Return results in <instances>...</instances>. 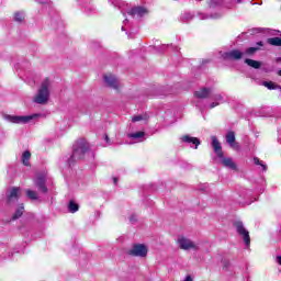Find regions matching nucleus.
Returning a JSON list of instances; mask_svg holds the SVG:
<instances>
[{
  "label": "nucleus",
  "mask_w": 281,
  "mask_h": 281,
  "mask_svg": "<svg viewBox=\"0 0 281 281\" xmlns=\"http://www.w3.org/2000/svg\"><path fill=\"white\" fill-rule=\"evenodd\" d=\"M276 262H278V265H280V267H281V256H277Z\"/></svg>",
  "instance_id": "33"
},
{
  "label": "nucleus",
  "mask_w": 281,
  "mask_h": 281,
  "mask_svg": "<svg viewBox=\"0 0 281 281\" xmlns=\"http://www.w3.org/2000/svg\"><path fill=\"white\" fill-rule=\"evenodd\" d=\"M24 210H25V209H24L23 205L19 206V207L16 209V211H15V213H14L12 220H13V221H16V218H21V216H23Z\"/></svg>",
  "instance_id": "27"
},
{
  "label": "nucleus",
  "mask_w": 281,
  "mask_h": 281,
  "mask_svg": "<svg viewBox=\"0 0 281 281\" xmlns=\"http://www.w3.org/2000/svg\"><path fill=\"white\" fill-rule=\"evenodd\" d=\"M256 52H258V48H256V47H250V48H248V49L246 50V54L251 55V54H256Z\"/></svg>",
  "instance_id": "32"
},
{
  "label": "nucleus",
  "mask_w": 281,
  "mask_h": 281,
  "mask_svg": "<svg viewBox=\"0 0 281 281\" xmlns=\"http://www.w3.org/2000/svg\"><path fill=\"white\" fill-rule=\"evenodd\" d=\"M255 165L256 166H260L263 172H267V165H265V162H262V160H260L258 157L254 158Z\"/></svg>",
  "instance_id": "29"
},
{
  "label": "nucleus",
  "mask_w": 281,
  "mask_h": 281,
  "mask_svg": "<svg viewBox=\"0 0 281 281\" xmlns=\"http://www.w3.org/2000/svg\"><path fill=\"white\" fill-rule=\"evenodd\" d=\"M25 19V14L21 13V12H16L15 15H14V20L18 22V23H22V21H24Z\"/></svg>",
  "instance_id": "30"
},
{
  "label": "nucleus",
  "mask_w": 281,
  "mask_h": 281,
  "mask_svg": "<svg viewBox=\"0 0 281 281\" xmlns=\"http://www.w3.org/2000/svg\"><path fill=\"white\" fill-rule=\"evenodd\" d=\"M181 142H183L184 144H193V146H195V149L199 148V146L201 145V140L199 138L192 137L190 135L182 136Z\"/></svg>",
  "instance_id": "17"
},
{
  "label": "nucleus",
  "mask_w": 281,
  "mask_h": 281,
  "mask_svg": "<svg viewBox=\"0 0 281 281\" xmlns=\"http://www.w3.org/2000/svg\"><path fill=\"white\" fill-rule=\"evenodd\" d=\"M21 196V189L13 187L9 190L7 203L9 205H12V203H16L19 201V198Z\"/></svg>",
  "instance_id": "9"
},
{
  "label": "nucleus",
  "mask_w": 281,
  "mask_h": 281,
  "mask_svg": "<svg viewBox=\"0 0 281 281\" xmlns=\"http://www.w3.org/2000/svg\"><path fill=\"white\" fill-rule=\"evenodd\" d=\"M279 76H281V70H279Z\"/></svg>",
  "instance_id": "43"
},
{
  "label": "nucleus",
  "mask_w": 281,
  "mask_h": 281,
  "mask_svg": "<svg viewBox=\"0 0 281 281\" xmlns=\"http://www.w3.org/2000/svg\"><path fill=\"white\" fill-rule=\"evenodd\" d=\"M88 10H93V7H89Z\"/></svg>",
  "instance_id": "42"
},
{
  "label": "nucleus",
  "mask_w": 281,
  "mask_h": 281,
  "mask_svg": "<svg viewBox=\"0 0 281 281\" xmlns=\"http://www.w3.org/2000/svg\"><path fill=\"white\" fill-rule=\"evenodd\" d=\"M236 5V1L234 0H210L209 1V10H221V8H227V10H232Z\"/></svg>",
  "instance_id": "5"
},
{
  "label": "nucleus",
  "mask_w": 281,
  "mask_h": 281,
  "mask_svg": "<svg viewBox=\"0 0 281 281\" xmlns=\"http://www.w3.org/2000/svg\"><path fill=\"white\" fill-rule=\"evenodd\" d=\"M196 16L200 19V21H207V19H221L223 16V13H211V14H205L203 12H198Z\"/></svg>",
  "instance_id": "18"
},
{
  "label": "nucleus",
  "mask_w": 281,
  "mask_h": 281,
  "mask_svg": "<svg viewBox=\"0 0 281 281\" xmlns=\"http://www.w3.org/2000/svg\"><path fill=\"white\" fill-rule=\"evenodd\" d=\"M229 267V261H224V267L223 269H227Z\"/></svg>",
  "instance_id": "35"
},
{
  "label": "nucleus",
  "mask_w": 281,
  "mask_h": 281,
  "mask_svg": "<svg viewBox=\"0 0 281 281\" xmlns=\"http://www.w3.org/2000/svg\"><path fill=\"white\" fill-rule=\"evenodd\" d=\"M257 45H259V47H262V42H258Z\"/></svg>",
  "instance_id": "38"
},
{
  "label": "nucleus",
  "mask_w": 281,
  "mask_h": 281,
  "mask_svg": "<svg viewBox=\"0 0 281 281\" xmlns=\"http://www.w3.org/2000/svg\"><path fill=\"white\" fill-rule=\"evenodd\" d=\"M234 227L237 234L243 238L246 247H249V245H251V237L249 236V231L245 228V224H243L240 221H237L234 223Z\"/></svg>",
  "instance_id": "6"
},
{
  "label": "nucleus",
  "mask_w": 281,
  "mask_h": 281,
  "mask_svg": "<svg viewBox=\"0 0 281 281\" xmlns=\"http://www.w3.org/2000/svg\"><path fill=\"white\" fill-rule=\"evenodd\" d=\"M213 100H215V102H212L210 104V109H215V106H218V104H222V102H225L223 94H214Z\"/></svg>",
  "instance_id": "21"
},
{
  "label": "nucleus",
  "mask_w": 281,
  "mask_h": 281,
  "mask_svg": "<svg viewBox=\"0 0 281 281\" xmlns=\"http://www.w3.org/2000/svg\"><path fill=\"white\" fill-rule=\"evenodd\" d=\"M236 3H243V0H237Z\"/></svg>",
  "instance_id": "40"
},
{
  "label": "nucleus",
  "mask_w": 281,
  "mask_h": 281,
  "mask_svg": "<svg viewBox=\"0 0 281 281\" xmlns=\"http://www.w3.org/2000/svg\"><path fill=\"white\" fill-rule=\"evenodd\" d=\"M89 153V144L85 139L77 140L74 145L72 155L70 156L68 164L71 166L74 161H80Z\"/></svg>",
  "instance_id": "2"
},
{
  "label": "nucleus",
  "mask_w": 281,
  "mask_h": 281,
  "mask_svg": "<svg viewBox=\"0 0 281 281\" xmlns=\"http://www.w3.org/2000/svg\"><path fill=\"white\" fill-rule=\"evenodd\" d=\"M195 98L200 100H205V98H210L212 95V89L210 88H201L194 92Z\"/></svg>",
  "instance_id": "16"
},
{
  "label": "nucleus",
  "mask_w": 281,
  "mask_h": 281,
  "mask_svg": "<svg viewBox=\"0 0 281 281\" xmlns=\"http://www.w3.org/2000/svg\"><path fill=\"white\" fill-rule=\"evenodd\" d=\"M26 196L31 201H38V193H36V191H32V190L27 189L26 190Z\"/></svg>",
  "instance_id": "25"
},
{
  "label": "nucleus",
  "mask_w": 281,
  "mask_h": 281,
  "mask_svg": "<svg viewBox=\"0 0 281 281\" xmlns=\"http://www.w3.org/2000/svg\"><path fill=\"white\" fill-rule=\"evenodd\" d=\"M34 117H38V114L25 115V116L10 115V114L3 115V120H5V122H10L11 124H27L32 122Z\"/></svg>",
  "instance_id": "3"
},
{
  "label": "nucleus",
  "mask_w": 281,
  "mask_h": 281,
  "mask_svg": "<svg viewBox=\"0 0 281 281\" xmlns=\"http://www.w3.org/2000/svg\"><path fill=\"white\" fill-rule=\"evenodd\" d=\"M52 89V80L48 78L44 79L37 90V93L33 98L35 104H47L49 102Z\"/></svg>",
  "instance_id": "1"
},
{
  "label": "nucleus",
  "mask_w": 281,
  "mask_h": 281,
  "mask_svg": "<svg viewBox=\"0 0 281 281\" xmlns=\"http://www.w3.org/2000/svg\"><path fill=\"white\" fill-rule=\"evenodd\" d=\"M194 19V13L190 12V11H184L181 15H180V21L181 23H190V21H192Z\"/></svg>",
  "instance_id": "20"
},
{
  "label": "nucleus",
  "mask_w": 281,
  "mask_h": 281,
  "mask_svg": "<svg viewBox=\"0 0 281 281\" xmlns=\"http://www.w3.org/2000/svg\"><path fill=\"white\" fill-rule=\"evenodd\" d=\"M142 120H146V115H142V114L135 115L133 116L132 122H142Z\"/></svg>",
  "instance_id": "31"
},
{
  "label": "nucleus",
  "mask_w": 281,
  "mask_h": 281,
  "mask_svg": "<svg viewBox=\"0 0 281 281\" xmlns=\"http://www.w3.org/2000/svg\"><path fill=\"white\" fill-rule=\"evenodd\" d=\"M246 65L252 67L254 69H260V61L254 59H245Z\"/></svg>",
  "instance_id": "24"
},
{
  "label": "nucleus",
  "mask_w": 281,
  "mask_h": 281,
  "mask_svg": "<svg viewBox=\"0 0 281 281\" xmlns=\"http://www.w3.org/2000/svg\"><path fill=\"white\" fill-rule=\"evenodd\" d=\"M114 183H117V178H114Z\"/></svg>",
  "instance_id": "41"
},
{
  "label": "nucleus",
  "mask_w": 281,
  "mask_h": 281,
  "mask_svg": "<svg viewBox=\"0 0 281 281\" xmlns=\"http://www.w3.org/2000/svg\"><path fill=\"white\" fill-rule=\"evenodd\" d=\"M263 87H266L270 91H273V89H280V86L273 83V81H265Z\"/></svg>",
  "instance_id": "28"
},
{
  "label": "nucleus",
  "mask_w": 281,
  "mask_h": 281,
  "mask_svg": "<svg viewBox=\"0 0 281 281\" xmlns=\"http://www.w3.org/2000/svg\"><path fill=\"white\" fill-rule=\"evenodd\" d=\"M127 254L128 256H134L136 258H146V256H148V247L143 244H136L127 250Z\"/></svg>",
  "instance_id": "7"
},
{
  "label": "nucleus",
  "mask_w": 281,
  "mask_h": 281,
  "mask_svg": "<svg viewBox=\"0 0 281 281\" xmlns=\"http://www.w3.org/2000/svg\"><path fill=\"white\" fill-rule=\"evenodd\" d=\"M78 210H80V206L78 205V203H75L74 200H71V201L68 203V211H69L71 214H76V212H78Z\"/></svg>",
  "instance_id": "22"
},
{
  "label": "nucleus",
  "mask_w": 281,
  "mask_h": 281,
  "mask_svg": "<svg viewBox=\"0 0 281 281\" xmlns=\"http://www.w3.org/2000/svg\"><path fill=\"white\" fill-rule=\"evenodd\" d=\"M31 157H32V154L30 153V151H24L23 154H22V164L24 165V166H30V159H31Z\"/></svg>",
  "instance_id": "23"
},
{
  "label": "nucleus",
  "mask_w": 281,
  "mask_h": 281,
  "mask_svg": "<svg viewBox=\"0 0 281 281\" xmlns=\"http://www.w3.org/2000/svg\"><path fill=\"white\" fill-rule=\"evenodd\" d=\"M105 142H106V144H109V136L108 135H105Z\"/></svg>",
  "instance_id": "39"
},
{
  "label": "nucleus",
  "mask_w": 281,
  "mask_h": 281,
  "mask_svg": "<svg viewBox=\"0 0 281 281\" xmlns=\"http://www.w3.org/2000/svg\"><path fill=\"white\" fill-rule=\"evenodd\" d=\"M183 281H194V280L192 279V276H187Z\"/></svg>",
  "instance_id": "34"
},
{
  "label": "nucleus",
  "mask_w": 281,
  "mask_h": 281,
  "mask_svg": "<svg viewBox=\"0 0 281 281\" xmlns=\"http://www.w3.org/2000/svg\"><path fill=\"white\" fill-rule=\"evenodd\" d=\"M46 181L47 180L43 175H37L34 179L36 188L40 190V192H43V194H47V186H45Z\"/></svg>",
  "instance_id": "10"
},
{
  "label": "nucleus",
  "mask_w": 281,
  "mask_h": 281,
  "mask_svg": "<svg viewBox=\"0 0 281 281\" xmlns=\"http://www.w3.org/2000/svg\"><path fill=\"white\" fill-rule=\"evenodd\" d=\"M224 60H240L243 58V52L238 49L226 52L222 55Z\"/></svg>",
  "instance_id": "11"
},
{
  "label": "nucleus",
  "mask_w": 281,
  "mask_h": 281,
  "mask_svg": "<svg viewBox=\"0 0 281 281\" xmlns=\"http://www.w3.org/2000/svg\"><path fill=\"white\" fill-rule=\"evenodd\" d=\"M211 139L214 153L217 155V157H223V146H221V142H218V138H216V136H212Z\"/></svg>",
  "instance_id": "15"
},
{
  "label": "nucleus",
  "mask_w": 281,
  "mask_h": 281,
  "mask_svg": "<svg viewBox=\"0 0 281 281\" xmlns=\"http://www.w3.org/2000/svg\"><path fill=\"white\" fill-rule=\"evenodd\" d=\"M177 245L179 249H182L183 251H190V249L193 251H199V245L186 236H179L177 239Z\"/></svg>",
  "instance_id": "4"
},
{
  "label": "nucleus",
  "mask_w": 281,
  "mask_h": 281,
  "mask_svg": "<svg viewBox=\"0 0 281 281\" xmlns=\"http://www.w3.org/2000/svg\"><path fill=\"white\" fill-rule=\"evenodd\" d=\"M226 142H227L228 146H231V148H234L235 150L240 149V145H238V143H236V134L234 132H228L226 134Z\"/></svg>",
  "instance_id": "14"
},
{
  "label": "nucleus",
  "mask_w": 281,
  "mask_h": 281,
  "mask_svg": "<svg viewBox=\"0 0 281 281\" xmlns=\"http://www.w3.org/2000/svg\"><path fill=\"white\" fill-rule=\"evenodd\" d=\"M127 14H130V16H137L138 19H142V16H146V14H148V10L144 7H135L128 11Z\"/></svg>",
  "instance_id": "13"
},
{
  "label": "nucleus",
  "mask_w": 281,
  "mask_h": 281,
  "mask_svg": "<svg viewBox=\"0 0 281 281\" xmlns=\"http://www.w3.org/2000/svg\"><path fill=\"white\" fill-rule=\"evenodd\" d=\"M122 30L124 31V26H122Z\"/></svg>",
  "instance_id": "44"
},
{
  "label": "nucleus",
  "mask_w": 281,
  "mask_h": 281,
  "mask_svg": "<svg viewBox=\"0 0 281 281\" xmlns=\"http://www.w3.org/2000/svg\"><path fill=\"white\" fill-rule=\"evenodd\" d=\"M269 45H273L274 47H281V38L280 37H271L268 38Z\"/></svg>",
  "instance_id": "26"
},
{
  "label": "nucleus",
  "mask_w": 281,
  "mask_h": 281,
  "mask_svg": "<svg viewBox=\"0 0 281 281\" xmlns=\"http://www.w3.org/2000/svg\"><path fill=\"white\" fill-rule=\"evenodd\" d=\"M221 159V164L224 166V168H229V170H238V166L234 161V159L229 157H225L222 154V157H218Z\"/></svg>",
  "instance_id": "12"
},
{
  "label": "nucleus",
  "mask_w": 281,
  "mask_h": 281,
  "mask_svg": "<svg viewBox=\"0 0 281 281\" xmlns=\"http://www.w3.org/2000/svg\"><path fill=\"white\" fill-rule=\"evenodd\" d=\"M254 31H255V32H262L261 29H255Z\"/></svg>",
  "instance_id": "37"
},
{
  "label": "nucleus",
  "mask_w": 281,
  "mask_h": 281,
  "mask_svg": "<svg viewBox=\"0 0 281 281\" xmlns=\"http://www.w3.org/2000/svg\"><path fill=\"white\" fill-rule=\"evenodd\" d=\"M103 80L105 85L110 87V89H115L117 91V89L122 87V85L120 83V80H117V78L112 74L104 75Z\"/></svg>",
  "instance_id": "8"
},
{
  "label": "nucleus",
  "mask_w": 281,
  "mask_h": 281,
  "mask_svg": "<svg viewBox=\"0 0 281 281\" xmlns=\"http://www.w3.org/2000/svg\"><path fill=\"white\" fill-rule=\"evenodd\" d=\"M130 221H131V223H135V221H137V218H135V216H131Z\"/></svg>",
  "instance_id": "36"
},
{
  "label": "nucleus",
  "mask_w": 281,
  "mask_h": 281,
  "mask_svg": "<svg viewBox=\"0 0 281 281\" xmlns=\"http://www.w3.org/2000/svg\"><path fill=\"white\" fill-rule=\"evenodd\" d=\"M146 133L144 132H135V133H130L127 134V137L130 139H134V142H144Z\"/></svg>",
  "instance_id": "19"
}]
</instances>
